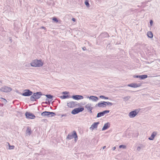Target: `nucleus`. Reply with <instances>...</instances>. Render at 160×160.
I'll list each match as a JSON object with an SVG mask.
<instances>
[{
  "mask_svg": "<svg viewBox=\"0 0 160 160\" xmlns=\"http://www.w3.org/2000/svg\"><path fill=\"white\" fill-rule=\"evenodd\" d=\"M45 96L49 99H51L52 98V96L50 95H46Z\"/></svg>",
  "mask_w": 160,
  "mask_h": 160,
  "instance_id": "2f4dec72",
  "label": "nucleus"
},
{
  "mask_svg": "<svg viewBox=\"0 0 160 160\" xmlns=\"http://www.w3.org/2000/svg\"><path fill=\"white\" fill-rule=\"evenodd\" d=\"M150 23L151 26L152 25V20H150Z\"/></svg>",
  "mask_w": 160,
  "mask_h": 160,
  "instance_id": "e433bc0d",
  "label": "nucleus"
},
{
  "mask_svg": "<svg viewBox=\"0 0 160 160\" xmlns=\"http://www.w3.org/2000/svg\"><path fill=\"white\" fill-rule=\"evenodd\" d=\"M1 99L3 100V102L4 103H7V101L5 99L3 98H1Z\"/></svg>",
  "mask_w": 160,
  "mask_h": 160,
  "instance_id": "72a5a7b5",
  "label": "nucleus"
},
{
  "mask_svg": "<svg viewBox=\"0 0 160 160\" xmlns=\"http://www.w3.org/2000/svg\"><path fill=\"white\" fill-rule=\"evenodd\" d=\"M109 112V111L108 110H107L104 111L102 112H101L99 113H98L97 114V117L99 118L101 116H102L104 115L107 113H108Z\"/></svg>",
  "mask_w": 160,
  "mask_h": 160,
  "instance_id": "f8f14e48",
  "label": "nucleus"
},
{
  "mask_svg": "<svg viewBox=\"0 0 160 160\" xmlns=\"http://www.w3.org/2000/svg\"><path fill=\"white\" fill-rule=\"evenodd\" d=\"M119 148L125 149L126 148V146L125 145H121L119 146Z\"/></svg>",
  "mask_w": 160,
  "mask_h": 160,
  "instance_id": "c85d7f7f",
  "label": "nucleus"
},
{
  "mask_svg": "<svg viewBox=\"0 0 160 160\" xmlns=\"http://www.w3.org/2000/svg\"><path fill=\"white\" fill-rule=\"evenodd\" d=\"M157 133L156 132H153L152 133L151 137L148 138V139L149 140H153V139H154L155 137L157 135Z\"/></svg>",
  "mask_w": 160,
  "mask_h": 160,
  "instance_id": "a211bd4d",
  "label": "nucleus"
},
{
  "mask_svg": "<svg viewBox=\"0 0 160 160\" xmlns=\"http://www.w3.org/2000/svg\"><path fill=\"white\" fill-rule=\"evenodd\" d=\"M130 97L129 96H128L125 97L123 98V100L125 101H128L129 99H130Z\"/></svg>",
  "mask_w": 160,
  "mask_h": 160,
  "instance_id": "393cba45",
  "label": "nucleus"
},
{
  "mask_svg": "<svg viewBox=\"0 0 160 160\" xmlns=\"http://www.w3.org/2000/svg\"><path fill=\"white\" fill-rule=\"evenodd\" d=\"M87 98H89L90 100H91L94 102H97L98 100V97L93 96H90V97L87 96Z\"/></svg>",
  "mask_w": 160,
  "mask_h": 160,
  "instance_id": "9d476101",
  "label": "nucleus"
},
{
  "mask_svg": "<svg viewBox=\"0 0 160 160\" xmlns=\"http://www.w3.org/2000/svg\"><path fill=\"white\" fill-rule=\"evenodd\" d=\"M60 98L61 99H65L66 98H69V96L68 95H67V96L64 95V96L60 97Z\"/></svg>",
  "mask_w": 160,
  "mask_h": 160,
  "instance_id": "a878e982",
  "label": "nucleus"
},
{
  "mask_svg": "<svg viewBox=\"0 0 160 160\" xmlns=\"http://www.w3.org/2000/svg\"><path fill=\"white\" fill-rule=\"evenodd\" d=\"M75 105V102L74 101H71L67 103V106L69 108H72L74 107Z\"/></svg>",
  "mask_w": 160,
  "mask_h": 160,
  "instance_id": "2eb2a0df",
  "label": "nucleus"
},
{
  "mask_svg": "<svg viewBox=\"0 0 160 160\" xmlns=\"http://www.w3.org/2000/svg\"><path fill=\"white\" fill-rule=\"evenodd\" d=\"M41 115L42 116H47L48 117H52L56 115L55 113L49 112L45 111L42 112Z\"/></svg>",
  "mask_w": 160,
  "mask_h": 160,
  "instance_id": "7ed1b4c3",
  "label": "nucleus"
},
{
  "mask_svg": "<svg viewBox=\"0 0 160 160\" xmlns=\"http://www.w3.org/2000/svg\"><path fill=\"white\" fill-rule=\"evenodd\" d=\"M116 148V147H114L112 148V150L114 151V150H115Z\"/></svg>",
  "mask_w": 160,
  "mask_h": 160,
  "instance_id": "58836bf2",
  "label": "nucleus"
},
{
  "mask_svg": "<svg viewBox=\"0 0 160 160\" xmlns=\"http://www.w3.org/2000/svg\"><path fill=\"white\" fill-rule=\"evenodd\" d=\"M104 102L105 103V104H107V105L112 106L113 105V104L112 103L109 102Z\"/></svg>",
  "mask_w": 160,
  "mask_h": 160,
  "instance_id": "c756f323",
  "label": "nucleus"
},
{
  "mask_svg": "<svg viewBox=\"0 0 160 160\" xmlns=\"http://www.w3.org/2000/svg\"><path fill=\"white\" fill-rule=\"evenodd\" d=\"M138 112L137 110H135L130 112L128 114V116L130 118L135 117L138 113Z\"/></svg>",
  "mask_w": 160,
  "mask_h": 160,
  "instance_id": "39448f33",
  "label": "nucleus"
},
{
  "mask_svg": "<svg viewBox=\"0 0 160 160\" xmlns=\"http://www.w3.org/2000/svg\"><path fill=\"white\" fill-rule=\"evenodd\" d=\"M62 93L63 94H68V92H67L66 91L63 92H62Z\"/></svg>",
  "mask_w": 160,
  "mask_h": 160,
  "instance_id": "c9c22d12",
  "label": "nucleus"
},
{
  "mask_svg": "<svg viewBox=\"0 0 160 160\" xmlns=\"http://www.w3.org/2000/svg\"><path fill=\"white\" fill-rule=\"evenodd\" d=\"M31 133L32 131L31 128L29 127H28L26 131V135L27 136H29Z\"/></svg>",
  "mask_w": 160,
  "mask_h": 160,
  "instance_id": "6ab92c4d",
  "label": "nucleus"
},
{
  "mask_svg": "<svg viewBox=\"0 0 160 160\" xmlns=\"http://www.w3.org/2000/svg\"><path fill=\"white\" fill-rule=\"evenodd\" d=\"M24 92L22 93V95L24 96H29L31 95L32 92L29 89H26L24 90Z\"/></svg>",
  "mask_w": 160,
  "mask_h": 160,
  "instance_id": "0eeeda50",
  "label": "nucleus"
},
{
  "mask_svg": "<svg viewBox=\"0 0 160 160\" xmlns=\"http://www.w3.org/2000/svg\"><path fill=\"white\" fill-rule=\"evenodd\" d=\"M141 86V84L140 83H132L130 84H129L128 85V86L129 87L133 88H137L138 87H139Z\"/></svg>",
  "mask_w": 160,
  "mask_h": 160,
  "instance_id": "1a4fd4ad",
  "label": "nucleus"
},
{
  "mask_svg": "<svg viewBox=\"0 0 160 160\" xmlns=\"http://www.w3.org/2000/svg\"><path fill=\"white\" fill-rule=\"evenodd\" d=\"M72 19L73 21L74 22H75V19L74 18H72Z\"/></svg>",
  "mask_w": 160,
  "mask_h": 160,
  "instance_id": "ea45409f",
  "label": "nucleus"
},
{
  "mask_svg": "<svg viewBox=\"0 0 160 160\" xmlns=\"http://www.w3.org/2000/svg\"><path fill=\"white\" fill-rule=\"evenodd\" d=\"M106 148V146H104V147H103V149H104L105 148Z\"/></svg>",
  "mask_w": 160,
  "mask_h": 160,
  "instance_id": "a19ab883",
  "label": "nucleus"
},
{
  "mask_svg": "<svg viewBox=\"0 0 160 160\" xmlns=\"http://www.w3.org/2000/svg\"><path fill=\"white\" fill-rule=\"evenodd\" d=\"M85 108L87 109V110L90 113H92V110L93 108L91 107V105L90 103H88L86 104L85 106Z\"/></svg>",
  "mask_w": 160,
  "mask_h": 160,
  "instance_id": "ddd939ff",
  "label": "nucleus"
},
{
  "mask_svg": "<svg viewBox=\"0 0 160 160\" xmlns=\"http://www.w3.org/2000/svg\"><path fill=\"white\" fill-rule=\"evenodd\" d=\"M104 102H99L96 105L99 108H104L106 107V105L105 103Z\"/></svg>",
  "mask_w": 160,
  "mask_h": 160,
  "instance_id": "dca6fc26",
  "label": "nucleus"
},
{
  "mask_svg": "<svg viewBox=\"0 0 160 160\" xmlns=\"http://www.w3.org/2000/svg\"><path fill=\"white\" fill-rule=\"evenodd\" d=\"M144 147L143 145L142 144H140V145L137 147V150L138 151H140L141 149H142Z\"/></svg>",
  "mask_w": 160,
  "mask_h": 160,
  "instance_id": "412c9836",
  "label": "nucleus"
},
{
  "mask_svg": "<svg viewBox=\"0 0 160 160\" xmlns=\"http://www.w3.org/2000/svg\"><path fill=\"white\" fill-rule=\"evenodd\" d=\"M83 110L84 108H78L72 110L71 113L72 114L75 115L83 111Z\"/></svg>",
  "mask_w": 160,
  "mask_h": 160,
  "instance_id": "20e7f679",
  "label": "nucleus"
},
{
  "mask_svg": "<svg viewBox=\"0 0 160 160\" xmlns=\"http://www.w3.org/2000/svg\"><path fill=\"white\" fill-rule=\"evenodd\" d=\"M42 95V93L41 92L34 93L33 94L32 96L30 97V100L32 101H35V99H39Z\"/></svg>",
  "mask_w": 160,
  "mask_h": 160,
  "instance_id": "f03ea898",
  "label": "nucleus"
},
{
  "mask_svg": "<svg viewBox=\"0 0 160 160\" xmlns=\"http://www.w3.org/2000/svg\"><path fill=\"white\" fill-rule=\"evenodd\" d=\"M9 146V149H13L14 148V146L13 145L11 146L9 143H8Z\"/></svg>",
  "mask_w": 160,
  "mask_h": 160,
  "instance_id": "bb28decb",
  "label": "nucleus"
},
{
  "mask_svg": "<svg viewBox=\"0 0 160 160\" xmlns=\"http://www.w3.org/2000/svg\"><path fill=\"white\" fill-rule=\"evenodd\" d=\"M99 123V122H94L91 125V126L90 128V129L92 131H93L94 129H97Z\"/></svg>",
  "mask_w": 160,
  "mask_h": 160,
  "instance_id": "9b49d317",
  "label": "nucleus"
},
{
  "mask_svg": "<svg viewBox=\"0 0 160 160\" xmlns=\"http://www.w3.org/2000/svg\"><path fill=\"white\" fill-rule=\"evenodd\" d=\"M25 116L27 118L33 119L35 118V116L32 113L26 112L25 113Z\"/></svg>",
  "mask_w": 160,
  "mask_h": 160,
  "instance_id": "6e6552de",
  "label": "nucleus"
},
{
  "mask_svg": "<svg viewBox=\"0 0 160 160\" xmlns=\"http://www.w3.org/2000/svg\"><path fill=\"white\" fill-rule=\"evenodd\" d=\"M72 98L73 99L76 100H79L83 98V97L82 95H76L72 96Z\"/></svg>",
  "mask_w": 160,
  "mask_h": 160,
  "instance_id": "4468645a",
  "label": "nucleus"
},
{
  "mask_svg": "<svg viewBox=\"0 0 160 160\" xmlns=\"http://www.w3.org/2000/svg\"><path fill=\"white\" fill-rule=\"evenodd\" d=\"M148 37L150 38H152L153 37V34L151 32L149 31L147 33Z\"/></svg>",
  "mask_w": 160,
  "mask_h": 160,
  "instance_id": "5701e85b",
  "label": "nucleus"
},
{
  "mask_svg": "<svg viewBox=\"0 0 160 160\" xmlns=\"http://www.w3.org/2000/svg\"><path fill=\"white\" fill-rule=\"evenodd\" d=\"M110 124L109 122H107L105 123L103 128H102V130L104 131L105 130L108 128L110 127Z\"/></svg>",
  "mask_w": 160,
  "mask_h": 160,
  "instance_id": "f3484780",
  "label": "nucleus"
},
{
  "mask_svg": "<svg viewBox=\"0 0 160 160\" xmlns=\"http://www.w3.org/2000/svg\"><path fill=\"white\" fill-rule=\"evenodd\" d=\"M133 77L134 78H140V75H134Z\"/></svg>",
  "mask_w": 160,
  "mask_h": 160,
  "instance_id": "f704fd0d",
  "label": "nucleus"
},
{
  "mask_svg": "<svg viewBox=\"0 0 160 160\" xmlns=\"http://www.w3.org/2000/svg\"><path fill=\"white\" fill-rule=\"evenodd\" d=\"M74 135V132L72 134H68L67 137V140H70L73 138Z\"/></svg>",
  "mask_w": 160,
  "mask_h": 160,
  "instance_id": "aec40b11",
  "label": "nucleus"
},
{
  "mask_svg": "<svg viewBox=\"0 0 160 160\" xmlns=\"http://www.w3.org/2000/svg\"><path fill=\"white\" fill-rule=\"evenodd\" d=\"M73 132H74V135L73 138H74V141L75 142H76L78 140V136L76 132L75 131H73Z\"/></svg>",
  "mask_w": 160,
  "mask_h": 160,
  "instance_id": "4be33fe9",
  "label": "nucleus"
},
{
  "mask_svg": "<svg viewBox=\"0 0 160 160\" xmlns=\"http://www.w3.org/2000/svg\"><path fill=\"white\" fill-rule=\"evenodd\" d=\"M67 116V114H63L62 115V117H66Z\"/></svg>",
  "mask_w": 160,
  "mask_h": 160,
  "instance_id": "4c0bfd02",
  "label": "nucleus"
},
{
  "mask_svg": "<svg viewBox=\"0 0 160 160\" xmlns=\"http://www.w3.org/2000/svg\"><path fill=\"white\" fill-rule=\"evenodd\" d=\"M85 4L87 7H88L89 6V4L88 3V0H86L85 2Z\"/></svg>",
  "mask_w": 160,
  "mask_h": 160,
  "instance_id": "cd10ccee",
  "label": "nucleus"
},
{
  "mask_svg": "<svg viewBox=\"0 0 160 160\" xmlns=\"http://www.w3.org/2000/svg\"><path fill=\"white\" fill-rule=\"evenodd\" d=\"M147 77L148 76L147 75H140V78L141 79H143L147 78Z\"/></svg>",
  "mask_w": 160,
  "mask_h": 160,
  "instance_id": "b1692460",
  "label": "nucleus"
},
{
  "mask_svg": "<svg viewBox=\"0 0 160 160\" xmlns=\"http://www.w3.org/2000/svg\"><path fill=\"white\" fill-rule=\"evenodd\" d=\"M52 20L55 22H58V19L55 18L54 17V18H52Z\"/></svg>",
  "mask_w": 160,
  "mask_h": 160,
  "instance_id": "473e14b6",
  "label": "nucleus"
},
{
  "mask_svg": "<svg viewBox=\"0 0 160 160\" xmlns=\"http://www.w3.org/2000/svg\"><path fill=\"white\" fill-rule=\"evenodd\" d=\"M100 98H101L104 99H108V97H105L104 96L101 95L100 96Z\"/></svg>",
  "mask_w": 160,
  "mask_h": 160,
  "instance_id": "7c9ffc66",
  "label": "nucleus"
},
{
  "mask_svg": "<svg viewBox=\"0 0 160 160\" xmlns=\"http://www.w3.org/2000/svg\"><path fill=\"white\" fill-rule=\"evenodd\" d=\"M31 66L34 67H40L43 65V62L41 60H35L31 63Z\"/></svg>",
  "mask_w": 160,
  "mask_h": 160,
  "instance_id": "f257e3e1",
  "label": "nucleus"
},
{
  "mask_svg": "<svg viewBox=\"0 0 160 160\" xmlns=\"http://www.w3.org/2000/svg\"><path fill=\"white\" fill-rule=\"evenodd\" d=\"M12 89L10 88L7 87L3 86L0 89V90L4 92H8L11 91L12 90Z\"/></svg>",
  "mask_w": 160,
  "mask_h": 160,
  "instance_id": "423d86ee",
  "label": "nucleus"
}]
</instances>
